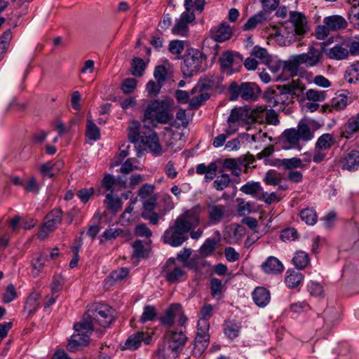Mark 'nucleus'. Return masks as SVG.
Listing matches in <instances>:
<instances>
[{
	"instance_id": "864d4df0",
	"label": "nucleus",
	"mask_w": 359,
	"mask_h": 359,
	"mask_svg": "<svg viewBox=\"0 0 359 359\" xmlns=\"http://www.w3.org/2000/svg\"><path fill=\"white\" fill-rule=\"evenodd\" d=\"M116 184V179L111 174H105L103 180H102V187H103L109 193L114 192V186Z\"/></svg>"
},
{
	"instance_id": "9b49d317",
	"label": "nucleus",
	"mask_w": 359,
	"mask_h": 359,
	"mask_svg": "<svg viewBox=\"0 0 359 359\" xmlns=\"http://www.w3.org/2000/svg\"><path fill=\"white\" fill-rule=\"evenodd\" d=\"M232 29L227 22H222L219 26L212 27L210 31V39L203 41V49H205V44L215 42H224L229 40L232 36Z\"/></svg>"
},
{
	"instance_id": "774afa93",
	"label": "nucleus",
	"mask_w": 359,
	"mask_h": 359,
	"mask_svg": "<svg viewBox=\"0 0 359 359\" xmlns=\"http://www.w3.org/2000/svg\"><path fill=\"white\" fill-rule=\"evenodd\" d=\"M210 95L208 93H201L198 96H196L190 102V106L192 109H197L198 107H200L203 102L209 99Z\"/></svg>"
},
{
	"instance_id": "c9c22d12",
	"label": "nucleus",
	"mask_w": 359,
	"mask_h": 359,
	"mask_svg": "<svg viewBox=\"0 0 359 359\" xmlns=\"http://www.w3.org/2000/svg\"><path fill=\"white\" fill-rule=\"evenodd\" d=\"M146 68V63L140 57L133 60L131 73L135 76H142Z\"/></svg>"
},
{
	"instance_id": "f3484780",
	"label": "nucleus",
	"mask_w": 359,
	"mask_h": 359,
	"mask_svg": "<svg viewBox=\"0 0 359 359\" xmlns=\"http://www.w3.org/2000/svg\"><path fill=\"white\" fill-rule=\"evenodd\" d=\"M290 20L292 23L297 34L303 35L306 33L307 22L304 14L291 11L290 13Z\"/></svg>"
},
{
	"instance_id": "4be33fe9",
	"label": "nucleus",
	"mask_w": 359,
	"mask_h": 359,
	"mask_svg": "<svg viewBox=\"0 0 359 359\" xmlns=\"http://www.w3.org/2000/svg\"><path fill=\"white\" fill-rule=\"evenodd\" d=\"M252 298L258 306H265L270 301L269 291L263 287H258L254 290Z\"/></svg>"
},
{
	"instance_id": "09e8293b",
	"label": "nucleus",
	"mask_w": 359,
	"mask_h": 359,
	"mask_svg": "<svg viewBox=\"0 0 359 359\" xmlns=\"http://www.w3.org/2000/svg\"><path fill=\"white\" fill-rule=\"evenodd\" d=\"M47 260V256L46 255L41 254L32 262V266L36 272H33V276L36 277L39 272L43 268L46 261Z\"/></svg>"
},
{
	"instance_id": "0eeeda50",
	"label": "nucleus",
	"mask_w": 359,
	"mask_h": 359,
	"mask_svg": "<svg viewBox=\"0 0 359 359\" xmlns=\"http://www.w3.org/2000/svg\"><path fill=\"white\" fill-rule=\"evenodd\" d=\"M262 110L252 109L247 107H235L231 111L227 119L228 123H237L245 126L253 122H258L261 118Z\"/></svg>"
},
{
	"instance_id": "473e14b6",
	"label": "nucleus",
	"mask_w": 359,
	"mask_h": 359,
	"mask_svg": "<svg viewBox=\"0 0 359 359\" xmlns=\"http://www.w3.org/2000/svg\"><path fill=\"white\" fill-rule=\"evenodd\" d=\"M334 144V140L332 135L329 133H325L318 139L316 147L319 149H328Z\"/></svg>"
},
{
	"instance_id": "2f4dec72",
	"label": "nucleus",
	"mask_w": 359,
	"mask_h": 359,
	"mask_svg": "<svg viewBox=\"0 0 359 359\" xmlns=\"http://www.w3.org/2000/svg\"><path fill=\"white\" fill-rule=\"evenodd\" d=\"M296 131L299 134L300 140L309 141L313 138V134L311 131L309 126L303 121H300L298 123Z\"/></svg>"
},
{
	"instance_id": "69168bd1",
	"label": "nucleus",
	"mask_w": 359,
	"mask_h": 359,
	"mask_svg": "<svg viewBox=\"0 0 359 359\" xmlns=\"http://www.w3.org/2000/svg\"><path fill=\"white\" fill-rule=\"evenodd\" d=\"M167 70L165 66L158 65L155 68L154 76L158 83H163L165 80Z\"/></svg>"
},
{
	"instance_id": "2eb2a0df",
	"label": "nucleus",
	"mask_w": 359,
	"mask_h": 359,
	"mask_svg": "<svg viewBox=\"0 0 359 359\" xmlns=\"http://www.w3.org/2000/svg\"><path fill=\"white\" fill-rule=\"evenodd\" d=\"M151 341V337L144 332H137L130 335L126 341L123 349L136 350L144 341L146 344H149Z\"/></svg>"
},
{
	"instance_id": "c85d7f7f",
	"label": "nucleus",
	"mask_w": 359,
	"mask_h": 359,
	"mask_svg": "<svg viewBox=\"0 0 359 359\" xmlns=\"http://www.w3.org/2000/svg\"><path fill=\"white\" fill-rule=\"evenodd\" d=\"M292 262L297 269H304L309 263V255L304 251L297 252L292 258Z\"/></svg>"
},
{
	"instance_id": "c03bdc74",
	"label": "nucleus",
	"mask_w": 359,
	"mask_h": 359,
	"mask_svg": "<svg viewBox=\"0 0 359 359\" xmlns=\"http://www.w3.org/2000/svg\"><path fill=\"white\" fill-rule=\"evenodd\" d=\"M348 97L344 94L336 95L332 100V107L335 110L344 109L347 105Z\"/></svg>"
},
{
	"instance_id": "de8ad7c7",
	"label": "nucleus",
	"mask_w": 359,
	"mask_h": 359,
	"mask_svg": "<svg viewBox=\"0 0 359 359\" xmlns=\"http://www.w3.org/2000/svg\"><path fill=\"white\" fill-rule=\"evenodd\" d=\"M252 55L259 58L262 62L268 63L270 61V55L267 50L258 46H255L252 50Z\"/></svg>"
},
{
	"instance_id": "e433bc0d",
	"label": "nucleus",
	"mask_w": 359,
	"mask_h": 359,
	"mask_svg": "<svg viewBox=\"0 0 359 359\" xmlns=\"http://www.w3.org/2000/svg\"><path fill=\"white\" fill-rule=\"evenodd\" d=\"M86 134L89 139L93 140H97L100 137L98 127L91 119L89 118L87 120Z\"/></svg>"
},
{
	"instance_id": "423d86ee",
	"label": "nucleus",
	"mask_w": 359,
	"mask_h": 359,
	"mask_svg": "<svg viewBox=\"0 0 359 359\" xmlns=\"http://www.w3.org/2000/svg\"><path fill=\"white\" fill-rule=\"evenodd\" d=\"M206 59L207 55L204 52L193 48L188 50L182 66L184 76L190 77L196 74L200 70L203 62Z\"/></svg>"
},
{
	"instance_id": "052dcab7",
	"label": "nucleus",
	"mask_w": 359,
	"mask_h": 359,
	"mask_svg": "<svg viewBox=\"0 0 359 359\" xmlns=\"http://www.w3.org/2000/svg\"><path fill=\"white\" fill-rule=\"evenodd\" d=\"M135 233L137 236L146 238H150L152 236L151 231L144 223L139 224L136 226Z\"/></svg>"
},
{
	"instance_id": "8fccbe9b",
	"label": "nucleus",
	"mask_w": 359,
	"mask_h": 359,
	"mask_svg": "<svg viewBox=\"0 0 359 359\" xmlns=\"http://www.w3.org/2000/svg\"><path fill=\"white\" fill-rule=\"evenodd\" d=\"M156 315V309L152 306L147 305L144 308V311L140 317V321L144 323L147 321L153 320Z\"/></svg>"
},
{
	"instance_id": "680f3d73",
	"label": "nucleus",
	"mask_w": 359,
	"mask_h": 359,
	"mask_svg": "<svg viewBox=\"0 0 359 359\" xmlns=\"http://www.w3.org/2000/svg\"><path fill=\"white\" fill-rule=\"evenodd\" d=\"M223 285L222 281L216 278H212L210 280L211 294L215 297L220 294L222 290Z\"/></svg>"
},
{
	"instance_id": "5fc2aeb1",
	"label": "nucleus",
	"mask_w": 359,
	"mask_h": 359,
	"mask_svg": "<svg viewBox=\"0 0 359 359\" xmlns=\"http://www.w3.org/2000/svg\"><path fill=\"white\" fill-rule=\"evenodd\" d=\"M240 327L232 322H229L226 324L224 328V333L229 339L236 338L239 333Z\"/></svg>"
},
{
	"instance_id": "f704fd0d",
	"label": "nucleus",
	"mask_w": 359,
	"mask_h": 359,
	"mask_svg": "<svg viewBox=\"0 0 359 359\" xmlns=\"http://www.w3.org/2000/svg\"><path fill=\"white\" fill-rule=\"evenodd\" d=\"M217 241L213 238H208L201 245L199 252L203 257H208L216 249Z\"/></svg>"
},
{
	"instance_id": "a878e982",
	"label": "nucleus",
	"mask_w": 359,
	"mask_h": 359,
	"mask_svg": "<svg viewBox=\"0 0 359 359\" xmlns=\"http://www.w3.org/2000/svg\"><path fill=\"white\" fill-rule=\"evenodd\" d=\"M241 191L245 194L253 196L256 198V196L262 192V187L259 182H248L240 189Z\"/></svg>"
},
{
	"instance_id": "b1692460",
	"label": "nucleus",
	"mask_w": 359,
	"mask_h": 359,
	"mask_svg": "<svg viewBox=\"0 0 359 359\" xmlns=\"http://www.w3.org/2000/svg\"><path fill=\"white\" fill-rule=\"evenodd\" d=\"M226 208L222 205H214L210 208L209 219L214 223L217 224L223 219Z\"/></svg>"
},
{
	"instance_id": "cd10ccee",
	"label": "nucleus",
	"mask_w": 359,
	"mask_h": 359,
	"mask_svg": "<svg viewBox=\"0 0 359 359\" xmlns=\"http://www.w3.org/2000/svg\"><path fill=\"white\" fill-rule=\"evenodd\" d=\"M104 203L107 205V208L114 211L118 212L121 210L122 206L121 199L116 196H113V193H108L106 194V198L104 201Z\"/></svg>"
},
{
	"instance_id": "6e6552de",
	"label": "nucleus",
	"mask_w": 359,
	"mask_h": 359,
	"mask_svg": "<svg viewBox=\"0 0 359 359\" xmlns=\"http://www.w3.org/2000/svg\"><path fill=\"white\" fill-rule=\"evenodd\" d=\"M243 57L236 52L225 51L219 57V61L223 71H228L229 74L238 72L241 67Z\"/></svg>"
},
{
	"instance_id": "a19ab883",
	"label": "nucleus",
	"mask_w": 359,
	"mask_h": 359,
	"mask_svg": "<svg viewBox=\"0 0 359 359\" xmlns=\"http://www.w3.org/2000/svg\"><path fill=\"white\" fill-rule=\"evenodd\" d=\"M39 298V294L37 293L32 294L28 297L25 303V309L27 311L29 315H32L37 309Z\"/></svg>"
},
{
	"instance_id": "393cba45",
	"label": "nucleus",
	"mask_w": 359,
	"mask_h": 359,
	"mask_svg": "<svg viewBox=\"0 0 359 359\" xmlns=\"http://www.w3.org/2000/svg\"><path fill=\"white\" fill-rule=\"evenodd\" d=\"M301 65L297 55L292 57V59L284 63L283 67V73H289V76L296 75L299 70V67Z\"/></svg>"
},
{
	"instance_id": "3c124183",
	"label": "nucleus",
	"mask_w": 359,
	"mask_h": 359,
	"mask_svg": "<svg viewBox=\"0 0 359 359\" xmlns=\"http://www.w3.org/2000/svg\"><path fill=\"white\" fill-rule=\"evenodd\" d=\"M280 237L284 242L294 241L297 239L298 233L294 228H287L281 231Z\"/></svg>"
},
{
	"instance_id": "7c9ffc66",
	"label": "nucleus",
	"mask_w": 359,
	"mask_h": 359,
	"mask_svg": "<svg viewBox=\"0 0 359 359\" xmlns=\"http://www.w3.org/2000/svg\"><path fill=\"white\" fill-rule=\"evenodd\" d=\"M344 77L350 83L359 82V62L347 68Z\"/></svg>"
},
{
	"instance_id": "1a4fd4ad",
	"label": "nucleus",
	"mask_w": 359,
	"mask_h": 359,
	"mask_svg": "<svg viewBox=\"0 0 359 359\" xmlns=\"http://www.w3.org/2000/svg\"><path fill=\"white\" fill-rule=\"evenodd\" d=\"M321 50L313 46H309L308 52L297 54L301 65H304L306 67H312L318 65L322 62L323 52L325 51V43H322Z\"/></svg>"
},
{
	"instance_id": "37998d69",
	"label": "nucleus",
	"mask_w": 359,
	"mask_h": 359,
	"mask_svg": "<svg viewBox=\"0 0 359 359\" xmlns=\"http://www.w3.org/2000/svg\"><path fill=\"white\" fill-rule=\"evenodd\" d=\"M279 175L280 174L277 171L270 170L265 174L264 182L267 185H278L281 182V178Z\"/></svg>"
},
{
	"instance_id": "5701e85b",
	"label": "nucleus",
	"mask_w": 359,
	"mask_h": 359,
	"mask_svg": "<svg viewBox=\"0 0 359 359\" xmlns=\"http://www.w3.org/2000/svg\"><path fill=\"white\" fill-rule=\"evenodd\" d=\"M303 275L294 269H289L286 271L285 282L289 288H296L302 282Z\"/></svg>"
},
{
	"instance_id": "6ab92c4d",
	"label": "nucleus",
	"mask_w": 359,
	"mask_h": 359,
	"mask_svg": "<svg viewBox=\"0 0 359 359\" xmlns=\"http://www.w3.org/2000/svg\"><path fill=\"white\" fill-rule=\"evenodd\" d=\"M198 330L195 338V346H197L198 344H201L203 347L208 346L209 341V335L208 331L209 329V325L208 322L204 320H198Z\"/></svg>"
},
{
	"instance_id": "e2e57ef3",
	"label": "nucleus",
	"mask_w": 359,
	"mask_h": 359,
	"mask_svg": "<svg viewBox=\"0 0 359 359\" xmlns=\"http://www.w3.org/2000/svg\"><path fill=\"white\" fill-rule=\"evenodd\" d=\"M23 187L27 192H32L34 194H37L39 190V185L34 177H30L29 180L24 184Z\"/></svg>"
},
{
	"instance_id": "4468645a",
	"label": "nucleus",
	"mask_w": 359,
	"mask_h": 359,
	"mask_svg": "<svg viewBox=\"0 0 359 359\" xmlns=\"http://www.w3.org/2000/svg\"><path fill=\"white\" fill-rule=\"evenodd\" d=\"M165 337L168 340V348L172 352H177L179 348H182L187 341V337L182 330L180 332L169 331L166 333Z\"/></svg>"
},
{
	"instance_id": "13d9d810",
	"label": "nucleus",
	"mask_w": 359,
	"mask_h": 359,
	"mask_svg": "<svg viewBox=\"0 0 359 359\" xmlns=\"http://www.w3.org/2000/svg\"><path fill=\"white\" fill-rule=\"evenodd\" d=\"M17 297V292L15 286L9 284L3 296V302L4 303H10Z\"/></svg>"
},
{
	"instance_id": "f257e3e1",
	"label": "nucleus",
	"mask_w": 359,
	"mask_h": 359,
	"mask_svg": "<svg viewBox=\"0 0 359 359\" xmlns=\"http://www.w3.org/2000/svg\"><path fill=\"white\" fill-rule=\"evenodd\" d=\"M172 102L170 99L151 101L144 113V126H141L138 121H133L128 127L130 141L136 144L140 140L143 147H148L154 153H158L161 147L157 133L151 127L155 128L158 123H168L172 119L169 112Z\"/></svg>"
},
{
	"instance_id": "aec40b11",
	"label": "nucleus",
	"mask_w": 359,
	"mask_h": 359,
	"mask_svg": "<svg viewBox=\"0 0 359 359\" xmlns=\"http://www.w3.org/2000/svg\"><path fill=\"white\" fill-rule=\"evenodd\" d=\"M323 23L327 25L328 29L332 32H337L340 29L346 28L348 26V22L345 18L338 15L325 18L323 19Z\"/></svg>"
},
{
	"instance_id": "6e6d98bb",
	"label": "nucleus",
	"mask_w": 359,
	"mask_h": 359,
	"mask_svg": "<svg viewBox=\"0 0 359 359\" xmlns=\"http://www.w3.org/2000/svg\"><path fill=\"white\" fill-rule=\"evenodd\" d=\"M137 86V80L133 78H128L121 84V90L125 94L133 92Z\"/></svg>"
},
{
	"instance_id": "58836bf2",
	"label": "nucleus",
	"mask_w": 359,
	"mask_h": 359,
	"mask_svg": "<svg viewBox=\"0 0 359 359\" xmlns=\"http://www.w3.org/2000/svg\"><path fill=\"white\" fill-rule=\"evenodd\" d=\"M300 217L307 224L313 225L317 221V214L313 209L306 208L301 211Z\"/></svg>"
},
{
	"instance_id": "7ed1b4c3",
	"label": "nucleus",
	"mask_w": 359,
	"mask_h": 359,
	"mask_svg": "<svg viewBox=\"0 0 359 359\" xmlns=\"http://www.w3.org/2000/svg\"><path fill=\"white\" fill-rule=\"evenodd\" d=\"M202 211L203 208L200 205L185 210L176 218L173 224L164 231L161 237L163 242L172 247L182 245L188 240V233L200 224Z\"/></svg>"
},
{
	"instance_id": "412c9836",
	"label": "nucleus",
	"mask_w": 359,
	"mask_h": 359,
	"mask_svg": "<svg viewBox=\"0 0 359 359\" xmlns=\"http://www.w3.org/2000/svg\"><path fill=\"white\" fill-rule=\"evenodd\" d=\"M359 166V151L352 150L341 161V168L348 171L356 170Z\"/></svg>"
},
{
	"instance_id": "dca6fc26",
	"label": "nucleus",
	"mask_w": 359,
	"mask_h": 359,
	"mask_svg": "<svg viewBox=\"0 0 359 359\" xmlns=\"http://www.w3.org/2000/svg\"><path fill=\"white\" fill-rule=\"evenodd\" d=\"M295 128L285 130L280 137V142L284 149H290L299 146V137Z\"/></svg>"
},
{
	"instance_id": "79ce46f5",
	"label": "nucleus",
	"mask_w": 359,
	"mask_h": 359,
	"mask_svg": "<svg viewBox=\"0 0 359 359\" xmlns=\"http://www.w3.org/2000/svg\"><path fill=\"white\" fill-rule=\"evenodd\" d=\"M231 179L229 175L222 174L218 176L213 182V187L217 191H222L229 187Z\"/></svg>"
},
{
	"instance_id": "f03ea898",
	"label": "nucleus",
	"mask_w": 359,
	"mask_h": 359,
	"mask_svg": "<svg viewBox=\"0 0 359 359\" xmlns=\"http://www.w3.org/2000/svg\"><path fill=\"white\" fill-rule=\"evenodd\" d=\"M116 319V311L104 304H96L83 315L81 322L74 325L76 334H73L68 343L67 349L76 351L80 346H86L89 341V334L95 329V325L106 328Z\"/></svg>"
},
{
	"instance_id": "c756f323",
	"label": "nucleus",
	"mask_w": 359,
	"mask_h": 359,
	"mask_svg": "<svg viewBox=\"0 0 359 359\" xmlns=\"http://www.w3.org/2000/svg\"><path fill=\"white\" fill-rule=\"evenodd\" d=\"M265 20V14L261 11L250 18L243 25V29L245 31L252 30L255 29L258 24L262 23Z\"/></svg>"
},
{
	"instance_id": "0e129e2a",
	"label": "nucleus",
	"mask_w": 359,
	"mask_h": 359,
	"mask_svg": "<svg viewBox=\"0 0 359 359\" xmlns=\"http://www.w3.org/2000/svg\"><path fill=\"white\" fill-rule=\"evenodd\" d=\"M262 4L263 9L266 13L275 11L278 5L279 0H259Z\"/></svg>"
},
{
	"instance_id": "ea45409f",
	"label": "nucleus",
	"mask_w": 359,
	"mask_h": 359,
	"mask_svg": "<svg viewBox=\"0 0 359 359\" xmlns=\"http://www.w3.org/2000/svg\"><path fill=\"white\" fill-rule=\"evenodd\" d=\"M282 163L283 164L284 168L289 170H292L293 169L299 168H304L302 160L297 157L283 158Z\"/></svg>"
},
{
	"instance_id": "9d476101",
	"label": "nucleus",
	"mask_w": 359,
	"mask_h": 359,
	"mask_svg": "<svg viewBox=\"0 0 359 359\" xmlns=\"http://www.w3.org/2000/svg\"><path fill=\"white\" fill-rule=\"evenodd\" d=\"M62 212L60 208L52 210L46 216V222L41 226L38 236L41 239H45L48 234L55 229L57 224L62 222Z\"/></svg>"
},
{
	"instance_id": "338daca9",
	"label": "nucleus",
	"mask_w": 359,
	"mask_h": 359,
	"mask_svg": "<svg viewBox=\"0 0 359 359\" xmlns=\"http://www.w3.org/2000/svg\"><path fill=\"white\" fill-rule=\"evenodd\" d=\"M184 50V42L180 40L171 41L169 44V50L172 54H180Z\"/></svg>"
},
{
	"instance_id": "49530a36",
	"label": "nucleus",
	"mask_w": 359,
	"mask_h": 359,
	"mask_svg": "<svg viewBox=\"0 0 359 359\" xmlns=\"http://www.w3.org/2000/svg\"><path fill=\"white\" fill-rule=\"evenodd\" d=\"M185 273L186 272L182 268L175 267L172 271L166 273L165 279L169 283H173L178 281Z\"/></svg>"
},
{
	"instance_id": "bf43d9fd",
	"label": "nucleus",
	"mask_w": 359,
	"mask_h": 359,
	"mask_svg": "<svg viewBox=\"0 0 359 359\" xmlns=\"http://www.w3.org/2000/svg\"><path fill=\"white\" fill-rule=\"evenodd\" d=\"M133 248L134 249L133 256L138 258H144L146 257L147 250L141 241L137 240L135 241L133 244Z\"/></svg>"
},
{
	"instance_id": "a211bd4d",
	"label": "nucleus",
	"mask_w": 359,
	"mask_h": 359,
	"mask_svg": "<svg viewBox=\"0 0 359 359\" xmlns=\"http://www.w3.org/2000/svg\"><path fill=\"white\" fill-rule=\"evenodd\" d=\"M262 269L267 274L275 275L281 273L284 266L276 257L271 256L262 264Z\"/></svg>"
},
{
	"instance_id": "20e7f679",
	"label": "nucleus",
	"mask_w": 359,
	"mask_h": 359,
	"mask_svg": "<svg viewBox=\"0 0 359 359\" xmlns=\"http://www.w3.org/2000/svg\"><path fill=\"white\" fill-rule=\"evenodd\" d=\"M304 88L295 81L285 85H278L276 88H269L263 95V98L271 107L280 105L283 108L293 103L295 97H299Z\"/></svg>"
},
{
	"instance_id": "4d7b16f0",
	"label": "nucleus",
	"mask_w": 359,
	"mask_h": 359,
	"mask_svg": "<svg viewBox=\"0 0 359 359\" xmlns=\"http://www.w3.org/2000/svg\"><path fill=\"white\" fill-rule=\"evenodd\" d=\"M161 88V83L149 81L147 84L146 90L149 96L156 97L160 93Z\"/></svg>"
},
{
	"instance_id": "f8f14e48",
	"label": "nucleus",
	"mask_w": 359,
	"mask_h": 359,
	"mask_svg": "<svg viewBox=\"0 0 359 359\" xmlns=\"http://www.w3.org/2000/svg\"><path fill=\"white\" fill-rule=\"evenodd\" d=\"M177 319L180 325L183 326L187 320L186 316L183 314L182 307L180 304L171 305L165 311L163 316L160 318L161 323L164 325L171 326Z\"/></svg>"
},
{
	"instance_id": "39448f33",
	"label": "nucleus",
	"mask_w": 359,
	"mask_h": 359,
	"mask_svg": "<svg viewBox=\"0 0 359 359\" xmlns=\"http://www.w3.org/2000/svg\"><path fill=\"white\" fill-rule=\"evenodd\" d=\"M231 100H236L241 97L244 100H255L260 93L259 87L252 82H243L240 85L236 82L231 83L229 88Z\"/></svg>"
},
{
	"instance_id": "72a5a7b5",
	"label": "nucleus",
	"mask_w": 359,
	"mask_h": 359,
	"mask_svg": "<svg viewBox=\"0 0 359 359\" xmlns=\"http://www.w3.org/2000/svg\"><path fill=\"white\" fill-rule=\"evenodd\" d=\"M359 130V115L356 117H351L348 119V122L344 126V131L343 132V136L348 138V136H345V134L352 135Z\"/></svg>"
},
{
	"instance_id": "a18cd8bd",
	"label": "nucleus",
	"mask_w": 359,
	"mask_h": 359,
	"mask_svg": "<svg viewBox=\"0 0 359 359\" xmlns=\"http://www.w3.org/2000/svg\"><path fill=\"white\" fill-rule=\"evenodd\" d=\"M128 269L126 267L114 271L109 277V281H111L110 284L111 285L116 282L121 281L128 276Z\"/></svg>"
},
{
	"instance_id": "603ef678",
	"label": "nucleus",
	"mask_w": 359,
	"mask_h": 359,
	"mask_svg": "<svg viewBox=\"0 0 359 359\" xmlns=\"http://www.w3.org/2000/svg\"><path fill=\"white\" fill-rule=\"evenodd\" d=\"M306 95L309 100L313 102H322L325 100L326 93L325 91H318L313 89H309L307 90Z\"/></svg>"
},
{
	"instance_id": "bb28decb",
	"label": "nucleus",
	"mask_w": 359,
	"mask_h": 359,
	"mask_svg": "<svg viewBox=\"0 0 359 359\" xmlns=\"http://www.w3.org/2000/svg\"><path fill=\"white\" fill-rule=\"evenodd\" d=\"M349 52L347 48L342 47L341 45H336L332 47L328 52L327 55L330 59L344 60L348 56Z\"/></svg>"
},
{
	"instance_id": "ddd939ff",
	"label": "nucleus",
	"mask_w": 359,
	"mask_h": 359,
	"mask_svg": "<svg viewBox=\"0 0 359 359\" xmlns=\"http://www.w3.org/2000/svg\"><path fill=\"white\" fill-rule=\"evenodd\" d=\"M194 20L195 15L194 13H182L172 29V33L175 35L186 36L189 31L188 24Z\"/></svg>"
},
{
	"instance_id": "4c0bfd02",
	"label": "nucleus",
	"mask_w": 359,
	"mask_h": 359,
	"mask_svg": "<svg viewBox=\"0 0 359 359\" xmlns=\"http://www.w3.org/2000/svg\"><path fill=\"white\" fill-rule=\"evenodd\" d=\"M129 233L127 231H124L123 230L121 229H112L109 228L105 230V231L103 233L102 236L106 240H111L112 238H115L117 237H121L123 238H127L129 236Z\"/></svg>"
}]
</instances>
